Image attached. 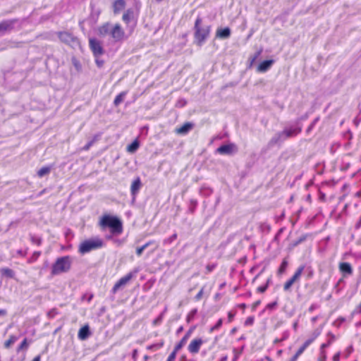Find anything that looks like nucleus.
<instances>
[{
    "mask_svg": "<svg viewBox=\"0 0 361 361\" xmlns=\"http://www.w3.org/2000/svg\"><path fill=\"white\" fill-rule=\"evenodd\" d=\"M99 226L102 228L109 227L113 234L119 235L123 231L121 221L116 216L108 214L104 215L99 221Z\"/></svg>",
    "mask_w": 361,
    "mask_h": 361,
    "instance_id": "obj_1",
    "label": "nucleus"
},
{
    "mask_svg": "<svg viewBox=\"0 0 361 361\" xmlns=\"http://www.w3.org/2000/svg\"><path fill=\"white\" fill-rule=\"evenodd\" d=\"M202 19L198 17L195 23V38L197 41V44L201 46L204 40L209 36L210 32L209 26H202Z\"/></svg>",
    "mask_w": 361,
    "mask_h": 361,
    "instance_id": "obj_2",
    "label": "nucleus"
},
{
    "mask_svg": "<svg viewBox=\"0 0 361 361\" xmlns=\"http://www.w3.org/2000/svg\"><path fill=\"white\" fill-rule=\"evenodd\" d=\"M71 266V259L68 256L59 257L56 259L51 267V274L59 275L63 272H67Z\"/></svg>",
    "mask_w": 361,
    "mask_h": 361,
    "instance_id": "obj_3",
    "label": "nucleus"
},
{
    "mask_svg": "<svg viewBox=\"0 0 361 361\" xmlns=\"http://www.w3.org/2000/svg\"><path fill=\"white\" fill-rule=\"evenodd\" d=\"M103 245L104 242L100 238H92L81 243L79 247V252L82 254H85L93 250L99 249L102 247Z\"/></svg>",
    "mask_w": 361,
    "mask_h": 361,
    "instance_id": "obj_4",
    "label": "nucleus"
},
{
    "mask_svg": "<svg viewBox=\"0 0 361 361\" xmlns=\"http://www.w3.org/2000/svg\"><path fill=\"white\" fill-rule=\"evenodd\" d=\"M56 34L60 41L66 44H68L73 48L80 45L78 39L69 32L61 31L58 32Z\"/></svg>",
    "mask_w": 361,
    "mask_h": 361,
    "instance_id": "obj_5",
    "label": "nucleus"
},
{
    "mask_svg": "<svg viewBox=\"0 0 361 361\" xmlns=\"http://www.w3.org/2000/svg\"><path fill=\"white\" fill-rule=\"evenodd\" d=\"M109 35L114 42H118L124 39L125 32L119 24L112 25L111 23Z\"/></svg>",
    "mask_w": 361,
    "mask_h": 361,
    "instance_id": "obj_6",
    "label": "nucleus"
},
{
    "mask_svg": "<svg viewBox=\"0 0 361 361\" xmlns=\"http://www.w3.org/2000/svg\"><path fill=\"white\" fill-rule=\"evenodd\" d=\"M89 45L90 49L96 58H98L104 54V49L102 46V43L96 38H90L89 39Z\"/></svg>",
    "mask_w": 361,
    "mask_h": 361,
    "instance_id": "obj_7",
    "label": "nucleus"
},
{
    "mask_svg": "<svg viewBox=\"0 0 361 361\" xmlns=\"http://www.w3.org/2000/svg\"><path fill=\"white\" fill-rule=\"evenodd\" d=\"M304 268H305L304 266H300V267L298 268V269L295 272L294 275L288 281H287L285 283L284 286H283L284 290H286V291L288 290L290 288V287L293 286V284L299 280L301 274L303 272Z\"/></svg>",
    "mask_w": 361,
    "mask_h": 361,
    "instance_id": "obj_8",
    "label": "nucleus"
},
{
    "mask_svg": "<svg viewBox=\"0 0 361 361\" xmlns=\"http://www.w3.org/2000/svg\"><path fill=\"white\" fill-rule=\"evenodd\" d=\"M217 152L221 154H232L237 152V147L234 144L224 145L217 149Z\"/></svg>",
    "mask_w": 361,
    "mask_h": 361,
    "instance_id": "obj_9",
    "label": "nucleus"
},
{
    "mask_svg": "<svg viewBox=\"0 0 361 361\" xmlns=\"http://www.w3.org/2000/svg\"><path fill=\"white\" fill-rule=\"evenodd\" d=\"M17 22L16 19L4 20L0 23V34L11 31L13 28L14 24Z\"/></svg>",
    "mask_w": 361,
    "mask_h": 361,
    "instance_id": "obj_10",
    "label": "nucleus"
},
{
    "mask_svg": "<svg viewBox=\"0 0 361 361\" xmlns=\"http://www.w3.org/2000/svg\"><path fill=\"white\" fill-rule=\"evenodd\" d=\"M133 277V274L129 273L124 277L120 279L116 283L114 286L113 287L112 292L114 293H116V291L123 286H125Z\"/></svg>",
    "mask_w": 361,
    "mask_h": 361,
    "instance_id": "obj_11",
    "label": "nucleus"
},
{
    "mask_svg": "<svg viewBox=\"0 0 361 361\" xmlns=\"http://www.w3.org/2000/svg\"><path fill=\"white\" fill-rule=\"evenodd\" d=\"M203 341L201 338H197L192 341L190 345H188L189 352L192 354L197 353Z\"/></svg>",
    "mask_w": 361,
    "mask_h": 361,
    "instance_id": "obj_12",
    "label": "nucleus"
},
{
    "mask_svg": "<svg viewBox=\"0 0 361 361\" xmlns=\"http://www.w3.org/2000/svg\"><path fill=\"white\" fill-rule=\"evenodd\" d=\"M301 131L300 128H285L282 132L283 137L285 140H286L288 137L295 136L300 133Z\"/></svg>",
    "mask_w": 361,
    "mask_h": 361,
    "instance_id": "obj_13",
    "label": "nucleus"
},
{
    "mask_svg": "<svg viewBox=\"0 0 361 361\" xmlns=\"http://www.w3.org/2000/svg\"><path fill=\"white\" fill-rule=\"evenodd\" d=\"M194 124L192 123H185L181 127L176 128L175 132L179 135H185L192 129Z\"/></svg>",
    "mask_w": 361,
    "mask_h": 361,
    "instance_id": "obj_14",
    "label": "nucleus"
},
{
    "mask_svg": "<svg viewBox=\"0 0 361 361\" xmlns=\"http://www.w3.org/2000/svg\"><path fill=\"white\" fill-rule=\"evenodd\" d=\"M111 23H105L97 28V35L101 37L109 35Z\"/></svg>",
    "mask_w": 361,
    "mask_h": 361,
    "instance_id": "obj_15",
    "label": "nucleus"
},
{
    "mask_svg": "<svg viewBox=\"0 0 361 361\" xmlns=\"http://www.w3.org/2000/svg\"><path fill=\"white\" fill-rule=\"evenodd\" d=\"M285 140V138L283 137V135L282 132H279L276 133L271 139L269 142V146L272 147L275 145H277L279 143H281Z\"/></svg>",
    "mask_w": 361,
    "mask_h": 361,
    "instance_id": "obj_16",
    "label": "nucleus"
},
{
    "mask_svg": "<svg viewBox=\"0 0 361 361\" xmlns=\"http://www.w3.org/2000/svg\"><path fill=\"white\" fill-rule=\"evenodd\" d=\"M274 60H266L262 61L257 67V71L259 72H266L267 71L271 66L274 64Z\"/></svg>",
    "mask_w": 361,
    "mask_h": 361,
    "instance_id": "obj_17",
    "label": "nucleus"
},
{
    "mask_svg": "<svg viewBox=\"0 0 361 361\" xmlns=\"http://www.w3.org/2000/svg\"><path fill=\"white\" fill-rule=\"evenodd\" d=\"M142 183L140 181V178H137L133 183L130 187V192L132 195L133 196V198L135 199V195L140 190L141 188Z\"/></svg>",
    "mask_w": 361,
    "mask_h": 361,
    "instance_id": "obj_18",
    "label": "nucleus"
},
{
    "mask_svg": "<svg viewBox=\"0 0 361 361\" xmlns=\"http://www.w3.org/2000/svg\"><path fill=\"white\" fill-rule=\"evenodd\" d=\"M90 334L91 333L90 331L89 326L85 325L79 330L78 336L80 340L84 341L86 340L90 336Z\"/></svg>",
    "mask_w": 361,
    "mask_h": 361,
    "instance_id": "obj_19",
    "label": "nucleus"
},
{
    "mask_svg": "<svg viewBox=\"0 0 361 361\" xmlns=\"http://www.w3.org/2000/svg\"><path fill=\"white\" fill-rule=\"evenodd\" d=\"M339 269L344 274H351L353 273L352 267L348 262H341L339 264Z\"/></svg>",
    "mask_w": 361,
    "mask_h": 361,
    "instance_id": "obj_20",
    "label": "nucleus"
},
{
    "mask_svg": "<svg viewBox=\"0 0 361 361\" xmlns=\"http://www.w3.org/2000/svg\"><path fill=\"white\" fill-rule=\"evenodd\" d=\"M126 6V1L124 0H116L113 4L114 13H118L122 11Z\"/></svg>",
    "mask_w": 361,
    "mask_h": 361,
    "instance_id": "obj_21",
    "label": "nucleus"
},
{
    "mask_svg": "<svg viewBox=\"0 0 361 361\" xmlns=\"http://www.w3.org/2000/svg\"><path fill=\"white\" fill-rule=\"evenodd\" d=\"M216 35L219 38L227 39L231 35V30L228 27L218 29Z\"/></svg>",
    "mask_w": 361,
    "mask_h": 361,
    "instance_id": "obj_22",
    "label": "nucleus"
},
{
    "mask_svg": "<svg viewBox=\"0 0 361 361\" xmlns=\"http://www.w3.org/2000/svg\"><path fill=\"white\" fill-rule=\"evenodd\" d=\"M133 18V11L128 9L123 15L122 19L126 23H129Z\"/></svg>",
    "mask_w": 361,
    "mask_h": 361,
    "instance_id": "obj_23",
    "label": "nucleus"
},
{
    "mask_svg": "<svg viewBox=\"0 0 361 361\" xmlns=\"http://www.w3.org/2000/svg\"><path fill=\"white\" fill-rule=\"evenodd\" d=\"M18 339V337L14 335L10 336L9 338L4 343V346L5 348H9Z\"/></svg>",
    "mask_w": 361,
    "mask_h": 361,
    "instance_id": "obj_24",
    "label": "nucleus"
},
{
    "mask_svg": "<svg viewBox=\"0 0 361 361\" xmlns=\"http://www.w3.org/2000/svg\"><path fill=\"white\" fill-rule=\"evenodd\" d=\"M0 272L3 276H5L11 279L13 278L15 275L14 271L9 268H2L0 270Z\"/></svg>",
    "mask_w": 361,
    "mask_h": 361,
    "instance_id": "obj_25",
    "label": "nucleus"
},
{
    "mask_svg": "<svg viewBox=\"0 0 361 361\" xmlns=\"http://www.w3.org/2000/svg\"><path fill=\"white\" fill-rule=\"evenodd\" d=\"M51 170V166L42 167L37 171V176L39 177L42 178L46 175H48L50 173Z\"/></svg>",
    "mask_w": 361,
    "mask_h": 361,
    "instance_id": "obj_26",
    "label": "nucleus"
},
{
    "mask_svg": "<svg viewBox=\"0 0 361 361\" xmlns=\"http://www.w3.org/2000/svg\"><path fill=\"white\" fill-rule=\"evenodd\" d=\"M127 92H122L118 95L116 96L114 101V104L115 106H118L124 99Z\"/></svg>",
    "mask_w": 361,
    "mask_h": 361,
    "instance_id": "obj_27",
    "label": "nucleus"
},
{
    "mask_svg": "<svg viewBox=\"0 0 361 361\" xmlns=\"http://www.w3.org/2000/svg\"><path fill=\"white\" fill-rule=\"evenodd\" d=\"M139 147V142L137 140L133 141L130 145L128 146L127 150L128 152L134 153Z\"/></svg>",
    "mask_w": 361,
    "mask_h": 361,
    "instance_id": "obj_28",
    "label": "nucleus"
},
{
    "mask_svg": "<svg viewBox=\"0 0 361 361\" xmlns=\"http://www.w3.org/2000/svg\"><path fill=\"white\" fill-rule=\"evenodd\" d=\"M29 343H27V338H25L20 345L17 348V352H20L23 350H27L28 348Z\"/></svg>",
    "mask_w": 361,
    "mask_h": 361,
    "instance_id": "obj_29",
    "label": "nucleus"
},
{
    "mask_svg": "<svg viewBox=\"0 0 361 361\" xmlns=\"http://www.w3.org/2000/svg\"><path fill=\"white\" fill-rule=\"evenodd\" d=\"M187 340L186 338H183L180 342L176 345L174 350L175 352H178L179 350H180L186 343Z\"/></svg>",
    "mask_w": 361,
    "mask_h": 361,
    "instance_id": "obj_30",
    "label": "nucleus"
},
{
    "mask_svg": "<svg viewBox=\"0 0 361 361\" xmlns=\"http://www.w3.org/2000/svg\"><path fill=\"white\" fill-rule=\"evenodd\" d=\"M152 243V242H148L147 243H145V245H143L142 246L140 247H137L136 249V254L138 255V256H140L143 251Z\"/></svg>",
    "mask_w": 361,
    "mask_h": 361,
    "instance_id": "obj_31",
    "label": "nucleus"
},
{
    "mask_svg": "<svg viewBox=\"0 0 361 361\" xmlns=\"http://www.w3.org/2000/svg\"><path fill=\"white\" fill-rule=\"evenodd\" d=\"M287 266H288V262L286 259H284L282 262V263L279 269V271H278L279 274H282L286 271Z\"/></svg>",
    "mask_w": 361,
    "mask_h": 361,
    "instance_id": "obj_32",
    "label": "nucleus"
},
{
    "mask_svg": "<svg viewBox=\"0 0 361 361\" xmlns=\"http://www.w3.org/2000/svg\"><path fill=\"white\" fill-rule=\"evenodd\" d=\"M197 309H193L192 310L190 311V312L188 314V317H187V322L189 323L190 322L193 318L195 317V314H197Z\"/></svg>",
    "mask_w": 361,
    "mask_h": 361,
    "instance_id": "obj_33",
    "label": "nucleus"
},
{
    "mask_svg": "<svg viewBox=\"0 0 361 361\" xmlns=\"http://www.w3.org/2000/svg\"><path fill=\"white\" fill-rule=\"evenodd\" d=\"M97 140V137H94V139L91 141H90L88 143H87L83 147L82 150L87 151L88 150L90 147L93 145V143Z\"/></svg>",
    "mask_w": 361,
    "mask_h": 361,
    "instance_id": "obj_34",
    "label": "nucleus"
},
{
    "mask_svg": "<svg viewBox=\"0 0 361 361\" xmlns=\"http://www.w3.org/2000/svg\"><path fill=\"white\" fill-rule=\"evenodd\" d=\"M40 255V252H35L30 259L28 260V262L31 263L37 259V258Z\"/></svg>",
    "mask_w": 361,
    "mask_h": 361,
    "instance_id": "obj_35",
    "label": "nucleus"
},
{
    "mask_svg": "<svg viewBox=\"0 0 361 361\" xmlns=\"http://www.w3.org/2000/svg\"><path fill=\"white\" fill-rule=\"evenodd\" d=\"M222 319L218 320L217 323L210 329V332H213L214 330L218 329L222 325Z\"/></svg>",
    "mask_w": 361,
    "mask_h": 361,
    "instance_id": "obj_36",
    "label": "nucleus"
},
{
    "mask_svg": "<svg viewBox=\"0 0 361 361\" xmlns=\"http://www.w3.org/2000/svg\"><path fill=\"white\" fill-rule=\"evenodd\" d=\"M313 340V338L307 340L300 349H302V351L304 352V350L312 343Z\"/></svg>",
    "mask_w": 361,
    "mask_h": 361,
    "instance_id": "obj_37",
    "label": "nucleus"
},
{
    "mask_svg": "<svg viewBox=\"0 0 361 361\" xmlns=\"http://www.w3.org/2000/svg\"><path fill=\"white\" fill-rule=\"evenodd\" d=\"M313 340V338L307 340L300 349H302V351L304 352V350L312 343Z\"/></svg>",
    "mask_w": 361,
    "mask_h": 361,
    "instance_id": "obj_38",
    "label": "nucleus"
},
{
    "mask_svg": "<svg viewBox=\"0 0 361 361\" xmlns=\"http://www.w3.org/2000/svg\"><path fill=\"white\" fill-rule=\"evenodd\" d=\"M303 353L302 349H298L295 355L290 360V361H296L298 357Z\"/></svg>",
    "mask_w": 361,
    "mask_h": 361,
    "instance_id": "obj_39",
    "label": "nucleus"
},
{
    "mask_svg": "<svg viewBox=\"0 0 361 361\" xmlns=\"http://www.w3.org/2000/svg\"><path fill=\"white\" fill-rule=\"evenodd\" d=\"M57 311L56 309H52L48 312L47 315L49 318H54L57 314Z\"/></svg>",
    "mask_w": 361,
    "mask_h": 361,
    "instance_id": "obj_40",
    "label": "nucleus"
},
{
    "mask_svg": "<svg viewBox=\"0 0 361 361\" xmlns=\"http://www.w3.org/2000/svg\"><path fill=\"white\" fill-rule=\"evenodd\" d=\"M164 345V343L161 342L160 343H157V344H154V345H149L147 348L149 350H153V349H155V348H160L161 347H162Z\"/></svg>",
    "mask_w": 361,
    "mask_h": 361,
    "instance_id": "obj_41",
    "label": "nucleus"
},
{
    "mask_svg": "<svg viewBox=\"0 0 361 361\" xmlns=\"http://www.w3.org/2000/svg\"><path fill=\"white\" fill-rule=\"evenodd\" d=\"M176 238H177V234L174 233L170 238L165 240L164 243H171L174 240L176 239Z\"/></svg>",
    "mask_w": 361,
    "mask_h": 361,
    "instance_id": "obj_42",
    "label": "nucleus"
},
{
    "mask_svg": "<svg viewBox=\"0 0 361 361\" xmlns=\"http://www.w3.org/2000/svg\"><path fill=\"white\" fill-rule=\"evenodd\" d=\"M203 293H204V288H202L201 290H200V292L196 295L195 300H201V298H202V295H203Z\"/></svg>",
    "mask_w": 361,
    "mask_h": 361,
    "instance_id": "obj_43",
    "label": "nucleus"
},
{
    "mask_svg": "<svg viewBox=\"0 0 361 361\" xmlns=\"http://www.w3.org/2000/svg\"><path fill=\"white\" fill-rule=\"evenodd\" d=\"M176 352L173 351L169 356L167 361H174L176 356Z\"/></svg>",
    "mask_w": 361,
    "mask_h": 361,
    "instance_id": "obj_44",
    "label": "nucleus"
},
{
    "mask_svg": "<svg viewBox=\"0 0 361 361\" xmlns=\"http://www.w3.org/2000/svg\"><path fill=\"white\" fill-rule=\"evenodd\" d=\"M267 286H259L257 288V290L260 293H264L267 290Z\"/></svg>",
    "mask_w": 361,
    "mask_h": 361,
    "instance_id": "obj_45",
    "label": "nucleus"
},
{
    "mask_svg": "<svg viewBox=\"0 0 361 361\" xmlns=\"http://www.w3.org/2000/svg\"><path fill=\"white\" fill-rule=\"evenodd\" d=\"M330 344V342L327 343H323L322 345H321V353H324V349L325 348H326L327 346H329V345Z\"/></svg>",
    "mask_w": 361,
    "mask_h": 361,
    "instance_id": "obj_46",
    "label": "nucleus"
},
{
    "mask_svg": "<svg viewBox=\"0 0 361 361\" xmlns=\"http://www.w3.org/2000/svg\"><path fill=\"white\" fill-rule=\"evenodd\" d=\"M276 304H277L276 302H274L269 303V304L267 305V308L273 309L276 305Z\"/></svg>",
    "mask_w": 361,
    "mask_h": 361,
    "instance_id": "obj_47",
    "label": "nucleus"
},
{
    "mask_svg": "<svg viewBox=\"0 0 361 361\" xmlns=\"http://www.w3.org/2000/svg\"><path fill=\"white\" fill-rule=\"evenodd\" d=\"M339 359H340V354L339 353H336L333 357V361H339Z\"/></svg>",
    "mask_w": 361,
    "mask_h": 361,
    "instance_id": "obj_48",
    "label": "nucleus"
},
{
    "mask_svg": "<svg viewBox=\"0 0 361 361\" xmlns=\"http://www.w3.org/2000/svg\"><path fill=\"white\" fill-rule=\"evenodd\" d=\"M96 63L99 67H102L103 66L104 61H100L98 59H96Z\"/></svg>",
    "mask_w": 361,
    "mask_h": 361,
    "instance_id": "obj_49",
    "label": "nucleus"
},
{
    "mask_svg": "<svg viewBox=\"0 0 361 361\" xmlns=\"http://www.w3.org/2000/svg\"><path fill=\"white\" fill-rule=\"evenodd\" d=\"M191 334V330L188 331L186 334L183 336V338H186V340L188 341V338L190 337Z\"/></svg>",
    "mask_w": 361,
    "mask_h": 361,
    "instance_id": "obj_50",
    "label": "nucleus"
},
{
    "mask_svg": "<svg viewBox=\"0 0 361 361\" xmlns=\"http://www.w3.org/2000/svg\"><path fill=\"white\" fill-rule=\"evenodd\" d=\"M137 355V350H134L133 352V358L134 360L136 359Z\"/></svg>",
    "mask_w": 361,
    "mask_h": 361,
    "instance_id": "obj_51",
    "label": "nucleus"
},
{
    "mask_svg": "<svg viewBox=\"0 0 361 361\" xmlns=\"http://www.w3.org/2000/svg\"><path fill=\"white\" fill-rule=\"evenodd\" d=\"M260 53H261V51H258V52L255 54V56L252 58V63L253 61H255V60L258 57V56L260 54Z\"/></svg>",
    "mask_w": 361,
    "mask_h": 361,
    "instance_id": "obj_52",
    "label": "nucleus"
},
{
    "mask_svg": "<svg viewBox=\"0 0 361 361\" xmlns=\"http://www.w3.org/2000/svg\"><path fill=\"white\" fill-rule=\"evenodd\" d=\"M6 314V311L5 310H0V316H4Z\"/></svg>",
    "mask_w": 361,
    "mask_h": 361,
    "instance_id": "obj_53",
    "label": "nucleus"
},
{
    "mask_svg": "<svg viewBox=\"0 0 361 361\" xmlns=\"http://www.w3.org/2000/svg\"><path fill=\"white\" fill-rule=\"evenodd\" d=\"M214 268V266L213 265H207V269L208 270V271H211Z\"/></svg>",
    "mask_w": 361,
    "mask_h": 361,
    "instance_id": "obj_54",
    "label": "nucleus"
},
{
    "mask_svg": "<svg viewBox=\"0 0 361 361\" xmlns=\"http://www.w3.org/2000/svg\"><path fill=\"white\" fill-rule=\"evenodd\" d=\"M252 321H253V319H252V318H248V319L246 320L245 323H246V324H252Z\"/></svg>",
    "mask_w": 361,
    "mask_h": 361,
    "instance_id": "obj_55",
    "label": "nucleus"
},
{
    "mask_svg": "<svg viewBox=\"0 0 361 361\" xmlns=\"http://www.w3.org/2000/svg\"><path fill=\"white\" fill-rule=\"evenodd\" d=\"M259 303H260V301H259V300H258V301L255 302L253 304L252 307H253V308H255V307H257Z\"/></svg>",
    "mask_w": 361,
    "mask_h": 361,
    "instance_id": "obj_56",
    "label": "nucleus"
},
{
    "mask_svg": "<svg viewBox=\"0 0 361 361\" xmlns=\"http://www.w3.org/2000/svg\"><path fill=\"white\" fill-rule=\"evenodd\" d=\"M233 317V314L231 313V312H229L228 313V319H229V321H231Z\"/></svg>",
    "mask_w": 361,
    "mask_h": 361,
    "instance_id": "obj_57",
    "label": "nucleus"
},
{
    "mask_svg": "<svg viewBox=\"0 0 361 361\" xmlns=\"http://www.w3.org/2000/svg\"><path fill=\"white\" fill-rule=\"evenodd\" d=\"M32 361H40V356L38 355V356H36L33 360Z\"/></svg>",
    "mask_w": 361,
    "mask_h": 361,
    "instance_id": "obj_58",
    "label": "nucleus"
},
{
    "mask_svg": "<svg viewBox=\"0 0 361 361\" xmlns=\"http://www.w3.org/2000/svg\"><path fill=\"white\" fill-rule=\"evenodd\" d=\"M322 356L321 357L320 360H325L326 359V355H325L324 353H322Z\"/></svg>",
    "mask_w": 361,
    "mask_h": 361,
    "instance_id": "obj_59",
    "label": "nucleus"
},
{
    "mask_svg": "<svg viewBox=\"0 0 361 361\" xmlns=\"http://www.w3.org/2000/svg\"><path fill=\"white\" fill-rule=\"evenodd\" d=\"M239 307H240V308H242V309H245L246 306H245V304L243 303V304H240V305H239Z\"/></svg>",
    "mask_w": 361,
    "mask_h": 361,
    "instance_id": "obj_60",
    "label": "nucleus"
},
{
    "mask_svg": "<svg viewBox=\"0 0 361 361\" xmlns=\"http://www.w3.org/2000/svg\"><path fill=\"white\" fill-rule=\"evenodd\" d=\"M33 241L35 242V240H33ZM35 243H36L37 244L39 245V244H40V243H41V240H40L39 239H37V240H35Z\"/></svg>",
    "mask_w": 361,
    "mask_h": 361,
    "instance_id": "obj_61",
    "label": "nucleus"
},
{
    "mask_svg": "<svg viewBox=\"0 0 361 361\" xmlns=\"http://www.w3.org/2000/svg\"><path fill=\"white\" fill-rule=\"evenodd\" d=\"M18 253L21 255V254H22V251H21V250H19V251H18Z\"/></svg>",
    "mask_w": 361,
    "mask_h": 361,
    "instance_id": "obj_62",
    "label": "nucleus"
},
{
    "mask_svg": "<svg viewBox=\"0 0 361 361\" xmlns=\"http://www.w3.org/2000/svg\"><path fill=\"white\" fill-rule=\"evenodd\" d=\"M182 329H183V328H182V327H180V328L178 329V331H180Z\"/></svg>",
    "mask_w": 361,
    "mask_h": 361,
    "instance_id": "obj_63",
    "label": "nucleus"
},
{
    "mask_svg": "<svg viewBox=\"0 0 361 361\" xmlns=\"http://www.w3.org/2000/svg\"><path fill=\"white\" fill-rule=\"evenodd\" d=\"M296 326H297V324L295 323V324H294V327H295V328H296Z\"/></svg>",
    "mask_w": 361,
    "mask_h": 361,
    "instance_id": "obj_64",
    "label": "nucleus"
}]
</instances>
